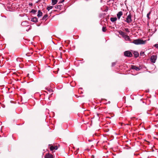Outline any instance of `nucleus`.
<instances>
[{"mask_svg": "<svg viewBox=\"0 0 158 158\" xmlns=\"http://www.w3.org/2000/svg\"><path fill=\"white\" fill-rule=\"evenodd\" d=\"M146 42V40H143L140 39L134 40L132 43L136 45L145 44Z\"/></svg>", "mask_w": 158, "mask_h": 158, "instance_id": "obj_1", "label": "nucleus"}, {"mask_svg": "<svg viewBox=\"0 0 158 158\" xmlns=\"http://www.w3.org/2000/svg\"><path fill=\"white\" fill-rule=\"evenodd\" d=\"M131 14H129L127 17L126 21L127 23H129L131 22Z\"/></svg>", "mask_w": 158, "mask_h": 158, "instance_id": "obj_2", "label": "nucleus"}, {"mask_svg": "<svg viewBox=\"0 0 158 158\" xmlns=\"http://www.w3.org/2000/svg\"><path fill=\"white\" fill-rule=\"evenodd\" d=\"M124 54L125 56L128 57H131L132 56V54L129 51H126L125 52H124Z\"/></svg>", "mask_w": 158, "mask_h": 158, "instance_id": "obj_3", "label": "nucleus"}, {"mask_svg": "<svg viewBox=\"0 0 158 158\" xmlns=\"http://www.w3.org/2000/svg\"><path fill=\"white\" fill-rule=\"evenodd\" d=\"M156 58V56L155 55H152L151 57V61L152 62L154 63L155 62Z\"/></svg>", "mask_w": 158, "mask_h": 158, "instance_id": "obj_4", "label": "nucleus"}, {"mask_svg": "<svg viewBox=\"0 0 158 158\" xmlns=\"http://www.w3.org/2000/svg\"><path fill=\"white\" fill-rule=\"evenodd\" d=\"M131 68L132 69L135 70L136 71H139L141 69L139 68L134 65H131Z\"/></svg>", "mask_w": 158, "mask_h": 158, "instance_id": "obj_5", "label": "nucleus"}, {"mask_svg": "<svg viewBox=\"0 0 158 158\" xmlns=\"http://www.w3.org/2000/svg\"><path fill=\"white\" fill-rule=\"evenodd\" d=\"M123 12L121 11L119 12L117 14V15L118 19H119L121 16L123 15Z\"/></svg>", "mask_w": 158, "mask_h": 158, "instance_id": "obj_6", "label": "nucleus"}, {"mask_svg": "<svg viewBox=\"0 0 158 158\" xmlns=\"http://www.w3.org/2000/svg\"><path fill=\"white\" fill-rule=\"evenodd\" d=\"M45 158H53V156L51 154H47L45 155Z\"/></svg>", "mask_w": 158, "mask_h": 158, "instance_id": "obj_7", "label": "nucleus"}, {"mask_svg": "<svg viewBox=\"0 0 158 158\" xmlns=\"http://www.w3.org/2000/svg\"><path fill=\"white\" fill-rule=\"evenodd\" d=\"M118 32H119V34L120 35H122V36L123 37L126 35V34L125 33L123 32V31H119Z\"/></svg>", "mask_w": 158, "mask_h": 158, "instance_id": "obj_8", "label": "nucleus"}, {"mask_svg": "<svg viewBox=\"0 0 158 158\" xmlns=\"http://www.w3.org/2000/svg\"><path fill=\"white\" fill-rule=\"evenodd\" d=\"M31 21L36 23L37 22H38V19H37L36 17H34L32 18Z\"/></svg>", "mask_w": 158, "mask_h": 158, "instance_id": "obj_9", "label": "nucleus"}, {"mask_svg": "<svg viewBox=\"0 0 158 158\" xmlns=\"http://www.w3.org/2000/svg\"><path fill=\"white\" fill-rule=\"evenodd\" d=\"M42 15V13L40 10H39L38 11L37 16L39 17L41 16Z\"/></svg>", "mask_w": 158, "mask_h": 158, "instance_id": "obj_10", "label": "nucleus"}, {"mask_svg": "<svg viewBox=\"0 0 158 158\" xmlns=\"http://www.w3.org/2000/svg\"><path fill=\"white\" fill-rule=\"evenodd\" d=\"M123 38L125 39L126 40H129L130 39L129 36L128 35H127L126 34L125 35Z\"/></svg>", "mask_w": 158, "mask_h": 158, "instance_id": "obj_11", "label": "nucleus"}, {"mask_svg": "<svg viewBox=\"0 0 158 158\" xmlns=\"http://www.w3.org/2000/svg\"><path fill=\"white\" fill-rule=\"evenodd\" d=\"M110 19L111 22H114L117 20V18L116 17L111 18Z\"/></svg>", "mask_w": 158, "mask_h": 158, "instance_id": "obj_12", "label": "nucleus"}, {"mask_svg": "<svg viewBox=\"0 0 158 158\" xmlns=\"http://www.w3.org/2000/svg\"><path fill=\"white\" fill-rule=\"evenodd\" d=\"M52 4L54 5L57 3V0H52Z\"/></svg>", "mask_w": 158, "mask_h": 158, "instance_id": "obj_13", "label": "nucleus"}, {"mask_svg": "<svg viewBox=\"0 0 158 158\" xmlns=\"http://www.w3.org/2000/svg\"><path fill=\"white\" fill-rule=\"evenodd\" d=\"M134 54L135 56V57H138L139 56V53L138 52H135L134 53Z\"/></svg>", "mask_w": 158, "mask_h": 158, "instance_id": "obj_14", "label": "nucleus"}, {"mask_svg": "<svg viewBox=\"0 0 158 158\" xmlns=\"http://www.w3.org/2000/svg\"><path fill=\"white\" fill-rule=\"evenodd\" d=\"M48 17V15L47 14L45 15L43 17L42 19L43 20H44L45 19H46V18Z\"/></svg>", "mask_w": 158, "mask_h": 158, "instance_id": "obj_15", "label": "nucleus"}, {"mask_svg": "<svg viewBox=\"0 0 158 158\" xmlns=\"http://www.w3.org/2000/svg\"><path fill=\"white\" fill-rule=\"evenodd\" d=\"M53 7V6H49L48 7H47V9L48 10H50V9H52V8Z\"/></svg>", "mask_w": 158, "mask_h": 158, "instance_id": "obj_16", "label": "nucleus"}, {"mask_svg": "<svg viewBox=\"0 0 158 158\" xmlns=\"http://www.w3.org/2000/svg\"><path fill=\"white\" fill-rule=\"evenodd\" d=\"M50 149L51 151H53L55 149V148L53 146H51L50 147Z\"/></svg>", "mask_w": 158, "mask_h": 158, "instance_id": "obj_17", "label": "nucleus"}, {"mask_svg": "<svg viewBox=\"0 0 158 158\" xmlns=\"http://www.w3.org/2000/svg\"><path fill=\"white\" fill-rule=\"evenodd\" d=\"M151 14V12H149L147 14V17L148 18V19H150V18H149V15H150Z\"/></svg>", "mask_w": 158, "mask_h": 158, "instance_id": "obj_18", "label": "nucleus"}, {"mask_svg": "<svg viewBox=\"0 0 158 158\" xmlns=\"http://www.w3.org/2000/svg\"><path fill=\"white\" fill-rule=\"evenodd\" d=\"M102 31L103 32H105L106 31V29L105 27H103L102 28Z\"/></svg>", "mask_w": 158, "mask_h": 158, "instance_id": "obj_19", "label": "nucleus"}, {"mask_svg": "<svg viewBox=\"0 0 158 158\" xmlns=\"http://www.w3.org/2000/svg\"><path fill=\"white\" fill-rule=\"evenodd\" d=\"M36 11H37L36 10H32L31 11V12L34 14H35L36 12Z\"/></svg>", "mask_w": 158, "mask_h": 158, "instance_id": "obj_20", "label": "nucleus"}, {"mask_svg": "<svg viewBox=\"0 0 158 158\" xmlns=\"http://www.w3.org/2000/svg\"><path fill=\"white\" fill-rule=\"evenodd\" d=\"M27 23L26 22H23L21 23L22 25H26V24Z\"/></svg>", "mask_w": 158, "mask_h": 158, "instance_id": "obj_21", "label": "nucleus"}, {"mask_svg": "<svg viewBox=\"0 0 158 158\" xmlns=\"http://www.w3.org/2000/svg\"><path fill=\"white\" fill-rule=\"evenodd\" d=\"M154 47L158 49V44H156L154 45Z\"/></svg>", "mask_w": 158, "mask_h": 158, "instance_id": "obj_22", "label": "nucleus"}, {"mask_svg": "<svg viewBox=\"0 0 158 158\" xmlns=\"http://www.w3.org/2000/svg\"><path fill=\"white\" fill-rule=\"evenodd\" d=\"M125 31L128 32H129V29L128 28H125Z\"/></svg>", "mask_w": 158, "mask_h": 158, "instance_id": "obj_23", "label": "nucleus"}, {"mask_svg": "<svg viewBox=\"0 0 158 158\" xmlns=\"http://www.w3.org/2000/svg\"><path fill=\"white\" fill-rule=\"evenodd\" d=\"M60 7V5H58V6H56L55 8L56 9H58Z\"/></svg>", "mask_w": 158, "mask_h": 158, "instance_id": "obj_24", "label": "nucleus"}, {"mask_svg": "<svg viewBox=\"0 0 158 158\" xmlns=\"http://www.w3.org/2000/svg\"><path fill=\"white\" fill-rule=\"evenodd\" d=\"M112 66H114L116 64V63L115 62H113V63H112Z\"/></svg>", "mask_w": 158, "mask_h": 158, "instance_id": "obj_25", "label": "nucleus"}, {"mask_svg": "<svg viewBox=\"0 0 158 158\" xmlns=\"http://www.w3.org/2000/svg\"><path fill=\"white\" fill-rule=\"evenodd\" d=\"M144 54V52H141V53H140V54H141V55H143V54Z\"/></svg>", "mask_w": 158, "mask_h": 158, "instance_id": "obj_26", "label": "nucleus"}, {"mask_svg": "<svg viewBox=\"0 0 158 158\" xmlns=\"http://www.w3.org/2000/svg\"><path fill=\"white\" fill-rule=\"evenodd\" d=\"M54 147L55 148V150H57L58 148L56 146H55V147Z\"/></svg>", "mask_w": 158, "mask_h": 158, "instance_id": "obj_27", "label": "nucleus"}, {"mask_svg": "<svg viewBox=\"0 0 158 158\" xmlns=\"http://www.w3.org/2000/svg\"><path fill=\"white\" fill-rule=\"evenodd\" d=\"M64 0H62V1L61 2V3L63 2H64Z\"/></svg>", "mask_w": 158, "mask_h": 158, "instance_id": "obj_28", "label": "nucleus"}, {"mask_svg": "<svg viewBox=\"0 0 158 158\" xmlns=\"http://www.w3.org/2000/svg\"><path fill=\"white\" fill-rule=\"evenodd\" d=\"M32 5V3H31V5Z\"/></svg>", "mask_w": 158, "mask_h": 158, "instance_id": "obj_29", "label": "nucleus"}]
</instances>
